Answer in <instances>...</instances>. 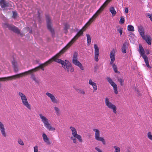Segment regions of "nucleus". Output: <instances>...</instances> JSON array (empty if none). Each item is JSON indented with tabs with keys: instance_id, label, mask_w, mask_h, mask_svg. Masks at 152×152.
Listing matches in <instances>:
<instances>
[{
	"instance_id": "51",
	"label": "nucleus",
	"mask_w": 152,
	"mask_h": 152,
	"mask_svg": "<svg viewBox=\"0 0 152 152\" xmlns=\"http://www.w3.org/2000/svg\"><path fill=\"white\" fill-rule=\"evenodd\" d=\"M1 84H0V87H1Z\"/></svg>"
},
{
	"instance_id": "5",
	"label": "nucleus",
	"mask_w": 152,
	"mask_h": 152,
	"mask_svg": "<svg viewBox=\"0 0 152 152\" xmlns=\"http://www.w3.org/2000/svg\"><path fill=\"white\" fill-rule=\"evenodd\" d=\"M84 31L85 30H83V29L80 30L71 41L63 48L64 49L67 50L80 37L83 35V31Z\"/></svg>"
},
{
	"instance_id": "45",
	"label": "nucleus",
	"mask_w": 152,
	"mask_h": 152,
	"mask_svg": "<svg viewBox=\"0 0 152 152\" xmlns=\"http://www.w3.org/2000/svg\"><path fill=\"white\" fill-rule=\"evenodd\" d=\"M38 147L37 145L34 146V152H38Z\"/></svg>"
},
{
	"instance_id": "47",
	"label": "nucleus",
	"mask_w": 152,
	"mask_h": 152,
	"mask_svg": "<svg viewBox=\"0 0 152 152\" xmlns=\"http://www.w3.org/2000/svg\"><path fill=\"white\" fill-rule=\"evenodd\" d=\"M79 91L80 93L82 94H85V91L82 90H80Z\"/></svg>"
},
{
	"instance_id": "10",
	"label": "nucleus",
	"mask_w": 152,
	"mask_h": 152,
	"mask_svg": "<svg viewBox=\"0 0 152 152\" xmlns=\"http://www.w3.org/2000/svg\"><path fill=\"white\" fill-rule=\"evenodd\" d=\"M103 10L100 7L96 13L93 16L92 18L89 19L88 22L86 24V25H87L88 26H89L94 20V19H95L102 12Z\"/></svg>"
},
{
	"instance_id": "34",
	"label": "nucleus",
	"mask_w": 152,
	"mask_h": 152,
	"mask_svg": "<svg viewBox=\"0 0 152 152\" xmlns=\"http://www.w3.org/2000/svg\"><path fill=\"white\" fill-rule=\"evenodd\" d=\"M144 59V60L146 64L147 67L148 68H151V66L149 65V61L148 57L146 58L145 59Z\"/></svg>"
},
{
	"instance_id": "49",
	"label": "nucleus",
	"mask_w": 152,
	"mask_h": 152,
	"mask_svg": "<svg viewBox=\"0 0 152 152\" xmlns=\"http://www.w3.org/2000/svg\"><path fill=\"white\" fill-rule=\"evenodd\" d=\"M129 11L128 9V8H126L125 9V12L126 13H128Z\"/></svg>"
},
{
	"instance_id": "23",
	"label": "nucleus",
	"mask_w": 152,
	"mask_h": 152,
	"mask_svg": "<svg viewBox=\"0 0 152 152\" xmlns=\"http://www.w3.org/2000/svg\"><path fill=\"white\" fill-rule=\"evenodd\" d=\"M12 63L14 72H17L19 69L17 62L14 59H13V61H12Z\"/></svg>"
},
{
	"instance_id": "28",
	"label": "nucleus",
	"mask_w": 152,
	"mask_h": 152,
	"mask_svg": "<svg viewBox=\"0 0 152 152\" xmlns=\"http://www.w3.org/2000/svg\"><path fill=\"white\" fill-rule=\"evenodd\" d=\"M69 28V24L66 23L64 25V32L66 34L68 32V29Z\"/></svg>"
},
{
	"instance_id": "41",
	"label": "nucleus",
	"mask_w": 152,
	"mask_h": 152,
	"mask_svg": "<svg viewBox=\"0 0 152 152\" xmlns=\"http://www.w3.org/2000/svg\"><path fill=\"white\" fill-rule=\"evenodd\" d=\"M18 143L21 145H24V143L20 139H18Z\"/></svg>"
},
{
	"instance_id": "36",
	"label": "nucleus",
	"mask_w": 152,
	"mask_h": 152,
	"mask_svg": "<svg viewBox=\"0 0 152 152\" xmlns=\"http://www.w3.org/2000/svg\"><path fill=\"white\" fill-rule=\"evenodd\" d=\"M127 30L131 31H134V27L132 25H128L127 27Z\"/></svg>"
},
{
	"instance_id": "42",
	"label": "nucleus",
	"mask_w": 152,
	"mask_h": 152,
	"mask_svg": "<svg viewBox=\"0 0 152 152\" xmlns=\"http://www.w3.org/2000/svg\"><path fill=\"white\" fill-rule=\"evenodd\" d=\"M117 30L119 32L120 35H121L123 33V28H119L117 29Z\"/></svg>"
},
{
	"instance_id": "50",
	"label": "nucleus",
	"mask_w": 152,
	"mask_h": 152,
	"mask_svg": "<svg viewBox=\"0 0 152 152\" xmlns=\"http://www.w3.org/2000/svg\"><path fill=\"white\" fill-rule=\"evenodd\" d=\"M26 28H27V29H29V28L28 27H26Z\"/></svg>"
},
{
	"instance_id": "1",
	"label": "nucleus",
	"mask_w": 152,
	"mask_h": 152,
	"mask_svg": "<svg viewBox=\"0 0 152 152\" xmlns=\"http://www.w3.org/2000/svg\"><path fill=\"white\" fill-rule=\"evenodd\" d=\"M57 55H58V54H56L44 64H40L39 66L37 67L34 69H30L23 73L15 75L16 78H19L26 75L28 74H31L34 72H36L39 70V68H41L42 70H44V67L50 64L53 61H55L54 59H56V56H57Z\"/></svg>"
},
{
	"instance_id": "22",
	"label": "nucleus",
	"mask_w": 152,
	"mask_h": 152,
	"mask_svg": "<svg viewBox=\"0 0 152 152\" xmlns=\"http://www.w3.org/2000/svg\"><path fill=\"white\" fill-rule=\"evenodd\" d=\"M88 83L89 85L92 86L94 89L93 92L96 91L97 89L96 84L95 83L92 81V80L91 79L89 80Z\"/></svg>"
},
{
	"instance_id": "24",
	"label": "nucleus",
	"mask_w": 152,
	"mask_h": 152,
	"mask_svg": "<svg viewBox=\"0 0 152 152\" xmlns=\"http://www.w3.org/2000/svg\"><path fill=\"white\" fill-rule=\"evenodd\" d=\"M42 136L44 142H45L47 145H50V143L49 141V139L47 137L46 134L44 133H43Z\"/></svg>"
},
{
	"instance_id": "14",
	"label": "nucleus",
	"mask_w": 152,
	"mask_h": 152,
	"mask_svg": "<svg viewBox=\"0 0 152 152\" xmlns=\"http://www.w3.org/2000/svg\"><path fill=\"white\" fill-rule=\"evenodd\" d=\"M94 59L97 62L99 61V48L97 45L95 44L94 45Z\"/></svg>"
},
{
	"instance_id": "43",
	"label": "nucleus",
	"mask_w": 152,
	"mask_h": 152,
	"mask_svg": "<svg viewBox=\"0 0 152 152\" xmlns=\"http://www.w3.org/2000/svg\"><path fill=\"white\" fill-rule=\"evenodd\" d=\"M146 16L148 17L150 20L152 22V14L150 13H147L146 14Z\"/></svg>"
},
{
	"instance_id": "37",
	"label": "nucleus",
	"mask_w": 152,
	"mask_h": 152,
	"mask_svg": "<svg viewBox=\"0 0 152 152\" xmlns=\"http://www.w3.org/2000/svg\"><path fill=\"white\" fill-rule=\"evenodd\" d=\"M113 148L114 149V152H120V148L119 147L115 146H113Z\"/></svg>"
},
{
	"instance_id": "3",
	"label": "nucleus",
	"mask_w": 152,
	"mask_h": 152,
	"mask_svg": "<svg viewBox=\"0 0 152 152\" xmlns=\"http://www.w3.org/2000/svg\"><path fill=\"white\" fill-rule=\"evenodd\" d=\"M41 121L43 123L45 126L49 131H55L56 129L53 127L49 122V120L42 114H39Z\"/></svg>"
},
{
	"instance_id": "39",
	"label": "nucleus",
	"mask_w": 152,
	"mask_h": 152,
	"mask_svg": "<svg viewBox=\"0 0 152 152\" xmlns=\"http://www.w3.org/2000/svg\"><path fill=\"white\" fill-rule=\"evenodd\" d=\"M125 19L123 16H121L120 20V23L121 24H123L124 23Z\"/></svg>"
},
{
	"instance_id": "16",
	"label": "nucleus",
	"mask_w": 152,
	"mask_h": 152,
	"mask_svg": "<svg viewBox=\"0 0 152 152\" xmlns=\"http://www.w3.org/2000/svg\"><path fill=\"white\" fill-rule=\"evenodd\" d=\"M139 53L142 57L144 59H145L146 58H147V56L145 54V50L141 45H140L139 46Z\"/></svg>"
},
{
	"instance_id": "19",
	"label": "nucleus",
	"mask_w": 152,
	"mask_h": 152,
	"mask_svg": "<svg viewBox=\"0 0 152 152\" xmlns=\"http://www.w3.org/2000/svg\"><path fill=\"white\" fill-rule=\"evenodd\" d=\"M142 39L145 40L146 43L149 45H151V44L152 38L150 35H146L144 36V37H142Z\"/></svg>"
},
{
	"instance_id": "33",
	"label": "nucleus",
	"mask_w": 152,
	"mask_h": 152,
	"mask_svg": "<svg viewBox=\"0 0 152 152\" xmlns=\"http://www.w3.org/2000/svg\"><path fill=\"white\" fill-rule=\"evenodd\" d=\"M118 80L120 83V85L123 86L124 84V80L122 77H119L118 78Z\"/></svg>"
},
{
	"instance_id": "7",
	"label": "nucleus",
	"mask_w": 152,
	"mask_h": 152,
	"mask_svg": "<svg viewBox=\"0 0 152 152\" xmlns=\"http://www.w3.org/2000/svg\"><path fill=\"white\" fill-rule=\"evenodd\" d=\"M93 130L95 132V139L97 141L101 142L103 145H105L106 142L104 139L103 137H100V133L99 130L96 129H93Z\"/></svg>"
},
{
	"instance_id": "12",
	"label": "nucleus",
	"mask_w": 152,
	"mask_h": 152,
	"mask_svg": "<svg viewBox=\"0 0 152 152\" xmlns=\"http://www.w3.org/2000/svg\"><path fill=\"white\" fill-rule=\"evenodd\" d=\"M70 129L72 131V134L74 137L76 138L80 142L82 141L81 136L78 134L76 129L74 127L71 126Z\"/></svg>"
},
{
	"instance_id": "30",
	"label": "nucleus",
	"mask_w": 152,
	"mask_h": 152,
	"mask_svg": "<svg viewBox=\"0 0 152 152\" xmlns=\"http://www.w3.org/2000/svg\"><path fill=\"white\" fill-rule=\"evenodd\" d=\"M87 37L88 45H90L91 42V39L90 35L88 34H86Z\"/></svg>"
},
{
	"instance_id": "21",
	"label": "nucleus",
	"mask_w": 152,
	"mask_h": 152,
	"mask_svg": "<svg viewBox=\"0 0 152 152\" xmlns=\"http://www.w3.org/2000/svg\"><path fill=\"white\" fill-rule=\"evenodd\" d=\"M138 30L140 34L142 37H144L145 31L143 27L141 26H138Z\"/></svg>"
},
{
	"instance_id": "29",
	"label": "nucleus",
	"mask_w": 152,
	"mask_h": 152,
	"mask_svg": "<svg viewBox=\"0 0 152 152\" xmlns=\"http://www.w3.org/2000/svg\"><path fill=\"white\" fill-rule=\"evenodd\" d=\"M109 10L113 16H115L116 14V12L114 7H110Z\"/></svg>"
},
{
	"instance_id": "31",
	"label": "nucleus",
	"mask_w": 152,
	"mask_h": 152,
	"mask_svg": "<svg viewBox=\"0 0 152 152\" xmlns=\"http://www.w3.org/2000/svg\"><path fill=\"white\" fill-rule=\"evenodd\" d=\"M111 0H106L103 4L101 6V8L103 10L104 8L107 5L108 3H109Z\"/></svg>"
},
{
	"instance_id": "40",
	"label": "nucleus",
	"mask_w": 152,
	"mask_h": 152,
	"mask_svg": "<svg viewBox=\"0 0 152 152\" xmlns=\"http://www.w3.org/2000/svg\"><path fill=\"white\" fill-rule=\"evenodd\" d=\"M147 136L149 139L152 141V134L150 132H149L147 134Z\"/></svg>"
},
{
	"instance_id": "20",
	"label": "nucleus",
	"mask_w": 152,
	"mask_h": 152,
	"mask_svg": "<svg viewBox=\"0 0 152 152\" xmlns=\"http://www.w3.org/2000/svg\"><path fill=\"white\" fill-rule=\"evenodd\" d=\"M16 78V75H13L12 76L7 77H3L0 78V81H4L6 80H12L15 79Z\"/></svg>"
},
{
	"instance_id": "27",
	"label": "nucleus",
	"mask_w": 152,
	"mask_h": 152,
	"mask_svg": "<svg viewBox=\"0 0 152 152\" xmlns=\"http://www.w3.org/2000/svg\"><path fill=\"white\" fill-rule=\"evenodd\" d=\"M31 74V78L32 79V80H33L35 82V83H39L40 82V80L38 78H36L35 76L33 73H32Z\"/></svg>"
},
{
	"instance_id": "9",
	"label": "nucleus",
	"mask_w": 152,
	"mask_h": 152,
	"mask_svg": "<svg viewBox=\"0 0 152 152\" xmlns=\"http://www.w3.org/2000/svg\"><path fill=\"white\" fill-rule=\"evenodd\" d=\"M2 26L4 28H7L9 30H10L17 34H19L20 33V31L18 28L14 26L9 24L7 23H5L3 24Z\"/></svg>"
},
{
	"instance_id": "13",
	"label": "nucleus",
	"mask_w": 152,
	"mask_h": 152,
	"mask_svg": "<svg viewBox=\"0 0 152 152\" xmlns=\"http://www.w3.org/2000/svg\"><path fill=\"white\" fill-rule=\"evenodd\" d=\"M107 79L108 83L113 87L114 91L115 94H118V91L117 86V85L112 81V79L110 77H107Z\"/></svg>"
},
{
	"instance_id": "17",
	"label": "nucleus",
	"mask_w": 152,
	"mask_h": 152,
	"mask_svg": "<svg viewBox=\"0 0 152 152\" xmlns=\"http://www.w3.org/2000/svg\"><path fill=\"white\" fill-rule=\"evenodd\" d=\"M72 62L75 65L78 66L81 70H84L83 66H82V64L77 60V59L72 60Z\"/></svg>"
},
{
	"instance_id": "26",
	"label": "nucleus",
	"mask_w": 152,
	"mask_h": 152,
	"mask_svg": "<svg viewBox=\"0 0 152 152\" xmlns=\"http://www.w3.org/2000/svg\"><path fill=\"white\" fill-rule=\"evenodd\" d=\"M0 6L1 8H4L8 7V4L5 0H0Z\"/></svg>"
},
{
	"instance_id": "48",
	"label": "nucleus",
	"mask_w": 152,
	"mask_h": 152,
	"mask_svg": "<svg viewBox=\"0 0 152 152\" xmlns=\"http://www.w3.org/2000/svg\"><path fill=\"white\" fill-rule=\"evenodd\" d=\"M145 52H146V53L147 54H149L150 53V51H149V50H148V49L145 50Z\"/></svg>"
},
{
	"instance_id": "15",
	"label": "nucleus",
	"mask_w": 152,
	"mask_h": 152,
	"mask_svg": "<svg viewBox=\"0 0 152 152\" xmlns=\"http://www.w3.org/2000/svg\"><path fill=\"white\" fill-rule=\"evenodd\" d=\"M46 94L47 96L50 98L51 102L53 103L57 104L58 103V101L53 95L49 92H47Z\"/></svg>"
},
{
	"instance_id": "46",
	"label": "nucleus",
	"mask_w": 152,
	"mask_h": 152,
	"mask_svg": "<svg viewBox=\"0 0 152 152\" xmlns=\"http://www.w3.org/2000/svg\"><path fill=\"white\" fill-rule=\"evenodd\" d=\"M95 149L98 152H102V150L98 147H96L95 148Z\"/></svg>"
},
{
	"instance_id": "35",
	"label": "nucleus",
	"mask_w": 152,
	"mask_h": 152,
	"mask_svg": "<svg viewBox=\"0 0 152 152\" xmlns=\"http://www.w3.org/2000/svg\"><path fill=\"white\" fill-rule=\"evenodd\" d=\"M12 13L13 14L12 17L14 19L18 17V14L17 13V12L15 11H12Z\"/></svg>"
},
{
	"instance_id": "4",
	"label": "nucleus",
	"mask_w": 152,
	"mask_h": 152,
	"mask_svg": "<svg viewBox=\"0 0 152 152\" xmlns=\"http://www.w3.org/2000/svg\"><path fill=\"white\" fill-rule=\"evenodd\" d=\"M115 53L116 50L115 49H113L110 52V56L111 61L110 64H112L113 68L115 72V73H119V72L118 71L117 66L114 64H113L115 60Z\"/></svg>"
},
{
	"instance_id": "32",
	"label": "nucleus",
	"mask_w": 152,
	"mask_h": 152,
	"mask_svg": "<svg viewBox=\"0 0 152 152\" xmlns=\"http://www.w3.org/2000/svg\"><path fill=\"white\" fill-rule=\"evenodd\" d=\"M53 107L56 115H59L60 113V111L59 108L56 107Z\"/></svg>"
},
{
	"instance_id": "44",
	"label": "nucleus",
	"mask_w": 152,
	"mask_h": 152,
	"mask_svg": "<svg viewBox=\"0 0 152 152\" xmlns=\"http://www.w3.org/2000/svg\"><path fill=\"white\" fill-rule=\"evenodd\" d=\"M76 138L74 137L73 136H72L71 137V139L73 140L74 143H75L76 142L77 140Z\"/></svg>"
},
{
	"instance_id": "8",
	"label": "nucleus",
	"mask_w": 152,
	"mask_h": 152,
	"mask_svg": "<svg viewBox=\"0 0 152 152\" xmlns=\"http://www.w3.org/2000/svg\"><path fill=\"white\" fill-rule=\"evenodd\" d=\"M105 103L106 105L108 108L113 110L114 113L116 114L117 113V107L116 106L110 102L108 98H105Z\"/></svg>"
},
{
	"instance_id": "6",
	"label": "nucleus",
	"mask_w": 152,
	"mask_h": 152,
	"mask_svg": "<svg viewBox=\"0 0 152 152\" xmlns=\"http://www.w3.org/2000/svg\"><path fill=\"white\" fill-rule=\"evenodd\" d=\"M18 95L21 99L23 104L28 109L31 110V105L28 103V99L25 95L21 92H19Z\"/></svg>"
},
{
	"instance_id": "25",
	"label": "nucleus",
	"mask_w": 152,
	"mask_h": 152,
	"mask_svg": "<svg viewBox=\"0 0 152 152\" xmlns=\"http://www.w3.org/2000/svg\"><path fill=\"white\" fill-rule=\"evenodd\" d=\"M128 43L127 42H125L123 44L121 48V51L123 53H126V49L128 47Z\"/></svg>"
},
{
	"instance_id": "18",
	"label": "nucleus",
	"mask_w": 152,
	"mask_h": 152,
	"mask_svg": "<svg viewBox=\"0 0 152 152\" xmlns=\"http://www.w3.org/2000/svg\"><path fill=\"white\" fill-rule=\"evenodd\" d=\"M0 130L2 135L4 137H6V133L5 131V129L3 124L0 121Z\"/></svg>"
},
{
	"instance_id": "38",
	"label": "nucleus",
	"mask_w": 152,
	"mask_h": 152,
	"mask_svg": "<svg viewBox=\"0 0 152 152\" xmlns=\"http://www.w3.org/2000/svg\"><path fill=\"white\" fill-rule=\"evenodd\" d=\"M78 53L76 52H75L73 54L72 57V60H75L77 59Z\"/></svg>"
},
{
	"instance_id": "11",
	"label": "nucleus",
	"mask_w": 152,
	"mask_h": 152,
	"mask_svg": "<svg viewBox=\"0 0 152 152\" xmlns=\"http://www.w3.org/2000/svg\"><path fill=\"white\" fill-rule=\"evenodd\" d=\"M46 18L48 28L50 31L53 36L54 34V30L52 28L51 19L49 15H47Z\"/></svg>"
},
{
	"instance_id": "2",
	"label": "nucleus",
	"mask_w": 152,
	"mask_h": 152,
	"mask_svg": "<svg viewBox=\"0 0 152 152\" xmlns=\"http://www.w3.org/2000/svg\"><path fill=\"white\" fill-rule=\"evenodd\" d=\"M66 50L63 48L59 53L57 54H58V55L56 56V59H54L55 61L61 64L63 67L66 70L67 72H72L74 71V69L71 64L68 61L65 60V61H64L61 59L58 58L60 57L61 54L64 53Z\"/></svg>"
}]
</instances>
